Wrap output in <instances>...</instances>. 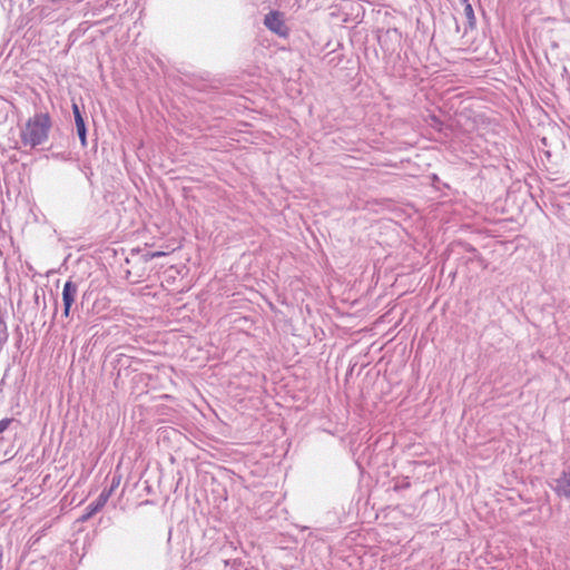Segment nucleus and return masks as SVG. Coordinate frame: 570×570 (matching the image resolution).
Segmentation results:
<instances>
[{"label": "nucleus", "instance_id": "nucleus-4", "mask_svg": "<svg viewBox=\"0 0 570 570\" xmlns=\"http://www.w3.org/2000/svg\"><path fill=\"white\" fill-rule=\"evenodd\" d=\"M78 294V285L72 281H67L62 288L63 316L69 317L71 307Z\"/></svg>", "mask_w": 570, "mask_h": 570}, {"label": "nucleus", "instance_id": "nucleus-11", "mask_svg": "<svg viewBox=\"0 0 570 570\" xmlns=\"http://www.w3.org/2000/svg\"><path fill=\"white\" fill-rule=\"evenodd\" d=\"M165 255H166V253H165V252H153V253L148 254V257H149L150 259H153V258L163 257V256H165Z\"/></svg>", "mask_w": 570, "mask_h": 570}, {"label": "nucleus", "instance_id": "nucleus-6", "mask_svg": "<svg viewBox=\"0 0 570 570\" xmlns=\"http://www.w3.org/2000/svg\"><path fill=\"white\" fill-rule=\"evenodd\" d=\"M108 500V493L101 492L99 497L86 508V513L79 520L82 522L88 521L105 507Z\"/></svg>", "mask_w": 570, "mask_h": 570}, {"label": "nucleus", "instance_id": "nucleus-3", "mask_svg": "<svg viewBox=\"0 0 570 570\" xmlns=\"http://www.w3.org/2000/svg\"><path fill=\"white\" fill-rule=\"evenodd\" d=\"M551 488L558 497L570 498V464L553 480Z\"/></svg>", "mask_w": 570, "mask_h": 570}, {"label": "nucleus", "instance_id": "nucleus-1", "mask_svg": "<svg viewBox=\"0 0 570 570\" xmlns=\"http://www.w3.org/2000/svg\"><path fill=\"white\" fill-rule=\"evenodd\" d=\"M51 128V119L48 114H37L28 119L21 129L20 138L24 146L36 148L48 140Z\"/></svg>", "mask_w": 570, "mask_h": 570}, {"label": "nucleus", "instance_id": "nucleus-7", "mask_svg": "<svg viewBox=\"0 0 570 570\" xmlns=\"http://www.w3.org/2000/svg\"><path fill=\"white\" fill-rule=\"evenodd\" d=\"M464 14L468 19L469 27L471 29L474 28L476 20H475L473 8L470 3H466V6H464Z\"/></svg>", "mask_w": 570, "mask_h": 570}, {"label": "nucleus", "instance_id": "nucleus-2", "mask_svg": "<svg viewBox=\"0 0 570 570\" xmlns=\"http://www.w3.org/2000/svg\"><path fill=\"white\" fill-rule=\"evenodd\" d=\"M264 24L268 30L278 35L279 37H286L288 29L284 23L282 13L278 11H272L264 18Z\"/></svg>", "mask_w": 570, "mask_h": 570}, {"label": "nucleus", "instance_id": "nucleus-5", "mask_svg": "<svg viewBox=\"0 0 570 570\" xmlns=\"http://www.w3.org/2000/svg\"><path fill=\"white\" fill-rule=\"evenodd\" d=\"M72 112H73V117H75L77 135L81 141L82 147H86L87 146L86 124H85L83 117L81 115V111L79 109V106L76 102L72 104Z\"/></svg>", "mask_w": 570, "mask_h": 570}, {"label": "nucleus", "instance_id": "nucleus-12", "mask_svg": "<svg viewBox=\"0 0 570 570\" xmlns=\"http://www.w3.org/2000/svg\"><path fill=\"white\" fill-rule=\"evenodd\" d=\"M460 2L463 4V6H466V3H470L469 0H460Z\"/></svg>", "mask_w": 570, "mask_h": 570}, {"label": "nucleus", "instance_id": "nucleus-10", "mask_svg": "<svg viewBox=\"0 0 570 570\" xmlns=\"http://www.w3.org/2000/svg\"><path fill=\"white\" fill-rule=\"evenodd\" d=\"M10 423H11V419L0 420V434L9 428Z\"/></svg>", "mask_w": 570, "mask_h": 570}, {"label": "nucleus", "instance_id": "nucleus-8", "mask_svg": "<svg viewBox=\"0 0 570 570\" xmlns=\"http://www.w3.org/2000/svg\"><path fill=\"white\" fill-rule=\"evenodd\" d=\"M120 480H121V476L120 475H117L115 474L112 476V480H111V483H110V487L108 489H104L102 490V493H108V498L111 497L112 492L119 487L120 484Z\"/></svg>", "mask_w": 570, "mask_h": 570}, {"label": "nucleus", "instance_id": "nucleus-9", "mask_svg": "<svg viewBox=\"0 0 570 570\" xmlns=\"http://www.w3.org/2000/svg\"><path fill=\"white\" fill-rule=\"evenodd\" d=\"M10 423H11V419L0 420V434L9 428Z\"/></svg>", "mask_w": 570, "mask_h": 570}]
</instances>
